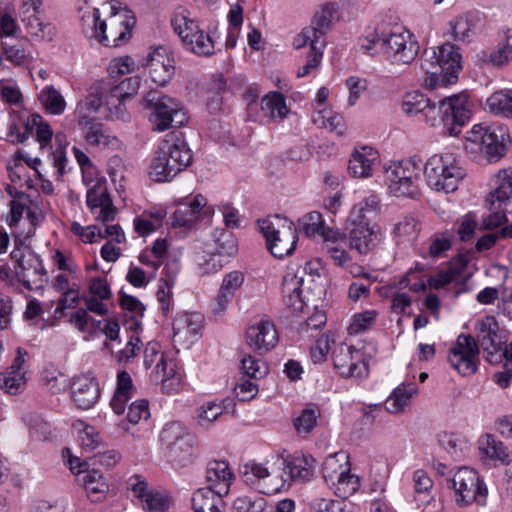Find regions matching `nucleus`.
<instances>
[{"instance_id": "1", "label": "nucleus", "mask_w": 512, "mask_h": 512, "mask_svg": "<svg viewBox=\"0 0 512 512\" xmlns=\"http://www.w3.org/2000/svg\"><path fill=\"white\" fill-rule=\"evenodd\" d=\"M477 341L467 334H460L450 349L448 361L461 375H471L477 370L479 345L486 352V360L494 363L496 352L504 344L498 335L499 325L493 316H486L475 324Z\"/></svg>"}, {"instance_id": "2", "label": "nucleus", "mask_w": 512, "mask_h": 512, "mask_svg": "<svg viewBox=\"0 0 512 512\" xmlns=\"http://www.w3.org/2000/svg\"><path fill=\"white\" fill-rule=\"evenodd\" d=\"M103 12H108L106 18L101 17L99 9L86 11L81 17L83 33L88 38L109 47H116L125 43L130 37L135 19L131 11L125 8L116 9L114 5H104Z\"/></svg>"}, {"instance_id": "3", "label": "nucleus", "mask_w": 512, "mask_h": 512, "mask_svg": "<svg viewBox=\"0 0 512 512\" xmlns=\"http://www.w3.org/2000/svg\"><path fill=\"white\" fill-rule=\"evenodd\" d=\"M361 50L370 56L383 54L392 64L412 63L418 55L419 45L404 30L386 31L376 28L359 40Z\"/></svg>"}, {"instance_id": "4", "label": "nucleus", "mask_w": 512, "mask_h": 512, "mask_svg": "<svg viewBox=\"0 0 512 512\" xmlns=\"http://www.w3.org/2000/svg\"><path fill=\"white\" fill-rule=\"evenodd\" d=\"M193 160L186 141L169 137L161 142L150 165L149 177L154 182H167L188 167Z\"/></svg>"}, {"instance_id": "5", "label": "nucleus", "mask_w": 512, "mask_h": 512, "mask_svg": "<svg viewBox=\"0 0 512 512\" xmlns=\"http://www.w3.org/2000/svg\"><path fill=\"white\" fill-rule=\"evenodd\" d=\"M422 170L429 187L445 193L454 192L466 177V170L452 153L432 155L422 163Z\"/></svg>"}, {"instance_id": "6", "label": "nucleus", "mask_w": 512, "mask_h": 512, "mask_svg": "<svg viewBox=\"0 0 512 512\" xmlns=\"http://www.w3.org/2000/svg\"><path fill=\"white\" fill-rule=\"evenodd\" d=\"M423 115L429 126L442 124L449 135L457 136L470 118L467 97L463 94L449 96L442 99L438 106L430 101Z\"/></svg>"}, {"instance_id": "7", "label": "nucleus", "mask_w": 512, "mask_h": 512, "mask_svg": "<svg viewBox=\"0 0 512 512\" xmlns=\"http://www.w3.org/2000/svg\"><path fill=\"white\" fill-rule=\"evenodd\" d=\"M160 437L165 457L173 467H186L194 462L198 454L197 441L182 423L166 424Z\"/></svg>"}, {"instance_id": "8", "label": "nucleus", "mask_w": 512, "mask_h": 512, "mask_svg": "<svg viewBox=\"0 0 512 512\" xmlns=\"http://www.w3.org/2000/svg\"><path fill=\"white\" fill-rule=\"evenodd\" d=\"M258 225L266 239L267 249L274 257L282 259L294 252L298 234L292 221L286 217L274 215L259 220Z\"/></svg>"}, {"instance_id": "9", "label": "nucleus", "mask_w": 512, "mask_h": 512, "mask_svg": "<svg viewBox=\"0 0 512 512\" xmlns=\"http://www.w3.org/2000/svg\"><path fill=\"white\" fill-rule=\"evenodd\" d=\"M174 31L180 36L186 49L198 56H211L214 54V43L211 37L199 28L191 12L179 6L171 18Z\"/></svg>"}, {"instance_id": "10", "label": "nucleus", "mask_w": 512, "mask_h": 512, "mask_svg": "<svg viewBox=\"0 0 512 512\" xmlns=\"http://www.w3.org/2000/svg\"><path fill=\"white\" fill-rule=\"evenodd\" d=\"M143 102L146 108L152 110L150 120L154 130L180 127L188 120L185 109L177 100L158 91H149Z\"/></svg>"}, {"instance_id": "11", "label": "nucleus", "mask_w": 512, "mask_h": 512, "mask_svg": "<svg viewBox=\"0 0 512 512\" xmlns=\"http://www.w3.org/2000/svg\"><path fill=\"white\" fill-rule=\"evenodd\" d=\"M421 171L422 161L416 156L391 163L384 170L389 192L396 197H413L418 192L417 181Z\"/></svg>"}, {"instance_id": "12", "label": "nucleus", "mask_w": 512, "mask_h": 512, "mask_svg": "<svg viewBox=\"0 0 512 512\" xmlns=\"http://www.w3.org/2000/svg\"><path fill=\"white\" fill-rule=\"evenodd\" d=\"M461 60L459 49L451 43H444L423 51L421 68L426 74H436L440 71L445 74L444 79L447 83H455L462 69Z\"/></svg>"}, {"instance_id": "13", "label": "nucleus", "mask_w": 512, "mask_h": 512, "mask_svg": "<svg viewBox=\"0 0 512 512\" xmlns=\"http://www.w3.org/2000/svg\"><path fill=\"white\" fill-rule=\"evenodd\" d=\"M23 245L24 241L20 237L15 236V248L10 256L17 263L16 275L26 289L42 288L47 281L42 260L32 253L25 255L21 250Z\"/></svg>"}, {"instance_id": "14", "label": "nucleus", "mask_w": 512, "mask_h": 512, "mask_svg": "<svg viewBox=\"0 0 512 512\" xmlns=\"http://www.w3.org/2000/svg\"><path fill=\"white\" fill-rule=\"evenodd\" d=\"M466 140L479 145V149L490 160H498L506 152V144L509 142V134L501 125L483 126L476 124L467 133Z\"/></svg>"}, {"instance_id": "15", "label": "nucleus", "mask_w": 512, "mask_h": 512, "mask_svg": "<svg viewBox=\"0 0 512 512\" xmlns=\"http://www.w3.org/2000/svg\"><path fill=\"white\" fill-rule=\"evenodd\" d=\"M452 484L458 504L485 503L488 491L475 470L468 467L460 468L454 474Z\"/></svg>"}, {"instance_id": "16", "label": "nucleus", "mask_w": 512, "mask_h": 512, "mask_svg": "<svg viewBox=\"0 0 512 512\" xmlns=\"http://www.w3.org/2000/svg\"><path fill=\"white\" fill-rule=\"evenodd\" d=\"M335 369L346 377H362L368 374V364L363 359V353L344 343L336 345L332 352Z\"/></svg>"}, {"instance_id": "17", "label": "nucleus", "mask_w": 512, "mask_h": 512, "mask_svg": "<svg viewBox=\"0 0 512 512\" xmlns=\"http://www.w3.org/2000/svg\"><path fill=\"white\" fill-rule=\"evenodd\" d=\"M143 66L148 68L152 81L159 86L167 84L175 72L174 59L164 47L153 49L143 60Z\"/></svg>"}, {"instance_id": "18", "label": "nucleus", "mask_w": 512, "mask_h": 512, "mask_svg": "<svg viewBox=\"0 0 512 512\" xmlns=\"http://www.w3.org/2000/svg\"><path fill=\"white\" fill-rule=\"evenodd\" d=\"M240 475L248 486L259 493L270 495L279 490L277 484L272 483L271 473L265 464L247 462L241 466Z\"/></svg>"}, {"instance_id": "19", "label": "nucleus", "mask_w": 512, "mask_h": 512, "mask_svg": "<svg viewBox=\"0 0 512 512\" xmlns=\"http://www.w3.org/2000/svg\"><path fill=\"white\" fill-rule=\"evenodd\" d=\"M70 386L72 399L77 407L81 409L91 408L97 403L100 397L98 383L91 373L75 376Z\"/></svg>"}, {"instance_id": "20", "label": "nucleus", "mask_w": 512, "mask_h": 512, "mask_svg": "<svg viewBox=\"0 0 512 512\" xmlns=\"http://www.w3.org/2000/svg\"><path fill=\"white\" fill-rule=\"evenodd\" d=\"M86 204L93 214H96V220L106 223L115 219L117 209L113 205L112 199L106 186L95 184L88 189L86 194Z\"/></svg>"}, {"instance_id": "21", "label": "nucleus", "mask_w": 512, "mask_h": 512, "mask_svg": "<svg viewBox=\"0 0 512 512\" xmlns=\"http://www.w3.org/2000/svg\"><path fill=\"white\" fill-rule=\"evenodd\" d=\"M278 342V333L274 324L268 320L251 325L246 331V343L250 348L263 354L271 350Z\"/></svg>"}, {"instance_id": "22", "label": "nucleus", "mask_w": 512, "mask_h": 512, "mask_svg": "<svg viewBox=\"0 0 512 512\" xmlns=\"http://www.w3.org/2000/svg\"><path fill=\"white\" fill-rule=\"evenodd\" d=\"M77 122L89 145L96 147H116L118 145V139L115 136H111L104 125L96 119L90 118L87 115H81V111H79Z\"/></svg>"}, {"instance_id": "23", "label": "nucleus", "mask_w": 512, "mask_h": 512, "mask_svg": "<svg viewBox=\"0 0 512 512\" xmlns=\"http://www.w3.org/2000/svg\"><path fill=\"white\" fill-rule=\"evenodd\" d=\"M205 478L209 486L204 489H211L219 496H225L229 493L234 474L226 461L211 460L207 464Z\"/></svg>"}, {"instance_id": "24", "label": "nucleus", "mask_w": 512, "mask_h": 512, "mask_svg": "<svg viewBox=\"0 0 512 512\" xmlns=\"http://www.w3.org/2000/svg\"><path fill=\"white\" fill-rule=\"evenodd\" d=\"M202 316L200 314L184 313L173 321V341L182 346H189L196 339L202 328Z\"/></svg>"}, {"instance_id": "25", "label": "nucleus", "mask_w": 512, "mask_h": 512, "mask_svg": "<svg viewBox=\"0 0 512 512\" xmlns=\"http://www.w3.org/2000/svg\"><path fill=\"white\" fill-rule=\"evenodd\" d=\"M495 188L486 199L504 211L512 212V168L499 170L494 176Z\"/></svg>"}, {"instance_id": "26", "label": "nucleus", "mask_w": 512, "mask_h": 512, "mask_svg": "<svg viewBox=\"0 0 512 512\" xmlns=\"http://www.w3.org/2000/svg\"><path fill=\"white\" fill-rule=\"evenodd\" d=\"M378 159V152L371 147L355 149L349 160L348 170L356 178L370 177Z\"/></svg>"}, {"instance_id": "27", "label": "nucleus", "mask_w": 512, "mask_h": 512, "mask_svg": "<svg viewBox=\"0 0 512 512\" xmlns=\"http://www.w3.org/2000/svg\"><path fill=\"white\" fill-rule=\"evenodd\" d=\"M26 33L39 42H51L57 35L56 26L42 19L35 10L21 18Z\"/></svg>"}, {"instance_id": "28", "label": "nucleus", "mask_w": 512, "mask_h": 512, "mask_svg": "<svg viewBox=\"0 0 512 512\" xmlns=\"http://www.w3.org/2000/svg\"><path fill=\"white\" fill-rule=\"evenodd\" d=\"M303 278L294 273H287L282 281V297L285 306L291 312H300L306 305L302 297Z\"/></svg>"}, {"instance_id": "29", "label": "nucleus", "mask_w": 512, "mask_h": 512, "mask_svg": "<svg viewBox=\"0 0 512 512\" xmlns=\"http://www.w3.org/2000/svg\"><path fill=\"white\" fill-rule=\"evenodd\" d=\"M349 242L352 249L360 254L369 253L377 244L378 238L374 226L370 224H349Z\"/></svg>"}, {"instance_id": "30", "label": "nucleus", "mask_w": 512, "mask_h": 512, "mask_svg": "<svg viewBox=\"0 0 512 512\" xmlns=\"http://www.w3.org/2000/svg\"><path fill=\"white\" fill-rule=\"evenodd\" d=\"M379 211L380 200L376 195L371 194L354 205L347 219L348 224H370L371 219L376 217Z\"/></svg>"}, {"instance_id": "31", "label": "nucleus", "mask_w": 512, "mask_h": 512, "mask_svg": "<svg viewBox=\"0 0 512 512\" xmlns=\"http://www.w3.org/2000/svg\"><path fill=\"white\" fill-rule=\"evenodd\" d=\"M261 111L264 117L271 121H281L290 112L284 95L276 91L269 92L262 98Z\"/></svg>"}, {"instance_id": "32", "label": "nucleus", "mask_w": 512, "mask_h": 512, "mask_svg": "<svg viewBox=\"0 0 512 512\" xmlns=\"http://www.w3.org/2000/svg\"><path fill=\"white\" fill-rule=\"evenodd\" d=\"M418 389L416 385L400 384L397 386L391 395L388 397L385 403L386 410L391 414H399L405 411L410 405V401L414 395H416Z\"/></svg>"}, {"instance_id": "33", "label": "nucleus", "mask_w": 512, "mask_h": 512, "mask_svg": "<svg viewBox=\"0 0 512 512\" xmlns=\"http://www.w3.org/2000/svg\"><path fill=\"white\" fill-rule=\"evenodd\" d=\"M222 497L211 489H197L191 498L193 512H223Z\"/></svg>"}, {"instance_id": "34", "label": "nucleus", "mask_w": 512, "mask_h": 512, "mask_svg": "<svg viewBox=\"0 0 512 512\" xmlns=\"http://www.w3.org/2000/svg\"><path fill=\"white\" fill-rule=\"evenodd\" d=\"M315 459L311 455H294L287 461V469L293 480L308 481L313 477L315 470Z\"/></svg>"}, {"instance_id": "35", "label": "nucleus", "mask_w": 512, "mask_h": 512, "mask_svg": "<svg viewBox=\"0 0 512 512\" xmlns=\"http://www.w3.org/2000/svg\"><path fill=\"white\" fill-rule=\"evenodd\" d=\"M176 365L172 359L162 353L156 364V374L161 376V389L166 393H172L178 390L180 379L176 376Z\"/></svg>"}, {"instance_id": "36", "label": "nucleus", "mask_w": 512, "mask_h": 512, "mask_svg": "<svg viewBox=\"0 0 512 512\" xmlns=\"http://www.w3.org/2000/svg\"><path fill=\"white\" fill-rule=\"evenodd\" d=\"M350 470L348 457L344 453L328 456L323 463V477L328 485Z\"/></svg>"}, {"instance_id": "37", "label": "nucleus", "mask_w": 512, "mask_h": 512, "mask_svg": "<svg viewBox=\"0 0 512 512\" xmlns=\"http://www.w3.org/2000/svg\"><path fill=\"white\" fill-rule=\"evenodd\" d=\"M481 59L494 67H504L512 61V37H507L494 50L483 51Z\"/></svg>"}, {"instance_id": "38", "label": "nucleus", "mask_w": 512, "mask_h": 512, "mask_svg": "<svg viewBox=\"0 0 512 512\" xmlns=\"http://www.w3.org/2000/svg\"><path fill=\"white\" fill-rule=\"evenodd\" d=\"M419 223L413 216H404L393 228V236L397 243H412L419 233Z\"/></svg>"}, {"instance_id": "39", "label": "nucleus", "mask_w": 512, "mask_h": 512, "mask_svg": "<svg viewBox=\"0 0 512 512\" xmlns=\"http://www.w3.org/2000/svg\"><path fill=\"white\" fill-rule=\"evenodd\" d=\"M488 110L495 115L512 118V90L494 92L486 101Z\"/></svg>"}, {"instance_id": "40", "label": "nucleus", "mask_w": 512, "mask_h": 512, "mask_svg": "<svg viewBox=\"0 0 512 512\" xmlns=\"http://www.w3.org/2000/svg\"><path fill=\"white\" fill-rule=\"evenodd\" d=\"M39 100L46 111L52 115H61L66 108L64 97L53 86L43 88L39 94Z\"/></svg>"}, {"instance_id": "41", "label": "nucleus", "mask_w": 512, "mask_h": 512, "mask_svg": "<svg viewBox=\"0 0 512 512\" xmlns=\"http://www.w3.org/2000/svg\"><path fill=\"white\" fill-rule=\"evenodd\" d=\"M450 33L455 41L470 42L474 32V21L470 15H461L449 23Z\"/></svg>"}, {"instance_id": "42", "label": "nucleus", "mask_w": 512, "mask_h": 512, "mask_svg": "<svg viewBox=\"0 0 512 512\" xmlns=\"http://www.w3.org/2000/svg\"><path fill=\"white\" fill-rule=\"evenodd\" d=\"M140 87L138 77H130L113 86L107 93V102L114 104L119 99H128L135 96Z\"/></svg>"}, {"instance_id": "43", "label": "nucleus", "mask_w": 512, "mask_h": 512, "mask_svg": "<svg viewBox=\"0 0 512 512\" xmlns=\"http://www.w3.org/2000/svg\"><path fill=\"white\" fill-rule=\"evenodd\" d=\"M313 122L319 127L329 129L330 131H335L340 135H342L345 130L342 116L330 109L324 108L318 110L313 115Z\"/></svg>"}, {"instance_id": "44", "label": "nucleus", "mask_w": 512, "mask_h": 512, "mask_svg": "<svg viewBox=\"0 0 512 512\" xmlns=\"http://www.w3.org/2000/svg\"><path fill=\"white\" fill-rule=\"evenodd\" d=\"M309 507L313 512H355L351 503L344 500L326 499L321 496L312 497Z\"/></svg>"}, {"instance_id": "45", "label": "nucleus", "mask_w": 512, "mask_h": 512, "mask_svg": "<svg viewBox=\"0 0 512 512\" xmlns=\"http://www.w3.org/2000/svg\"><path fill=\"white\" fill-rule=\"evenodd\" d=\"M340 498L352 496L360 487L358 476L351 474L350 470L329 485Z\"/></svg>"}, {"instance_id": "46", "label": "nucleus", "mask_w": 512, "mask_h": 512, "mask_svg": "<svg viewBox=\"0 0 512 512\" xmlns=\"http://www.w3.org/2000/svg\"><path fill=\"white\" fill-rule=\"evenodd\" d=\"M430 99L419 91L406 93L403 97L401 109L407 115L424 113L430 105Z\"/></svg>"}, {"instance_id": "47", "label": "nucleus", "mask_w": 512, "mask_h": 512, "mask_svg": "<svg viewBox=\"0 0 512 512\" xmlns=\"http://www.w3.org/2000/svg\"><path fill=\"white\" fill-rule=\"evenodd\" d=\"M335 14V6L333 4H326L315 13L313 25L309 27L314 28L317 31L318 37L324 39V35L330 29Z\"/></svg>"}, {"instance_id": "48", "label": "nucleus", "mask_w": 512, "mask_h": 512, "mask_svg": "<svg viewBox=\"0 0 512 512\" xmlns=\"http://www.w3.org/2000/svg\"><path fill=\"white\" fill-rule=\"evenodd\" d=\"M240 369L248 379L258 380L268 373L267 364L251 355L244 356L240 361Z\"/></svg>"}, {"instance_id": "49", "label": "nucleus", "mask_w": 512, "mask_h": 512, "mask_svg": "<svg viewBox=\"0 0 512 512\" xmlns=\"http://www.w3.org/2000/svg\"><path fill=\"white\" fill-rule=\"evenodd\" d=\"M480 448L492 459L505 461L508 458L506 446L492 435H486L481 440Z\"/></svg>"}, {"instance_id": "50", "label": "nucleus", "mask_w": 512, "mask_h": 512, "mask_svg": "<svg viewBox=\"0 0 512 512\" xmlns=\"http://www.w3.org/2000/svg\"><path fill=\"white\" fill-rule=\"evenodd\" d=\"M224 408L216 402H206L197 409V421L202 427L208 428L219 416Z\"/></svg>"}, {"instance_id": "51", "label": "nucleus", "mask_w": 512, "mask_h": 512, "mask_svg": "<svg viewBox=\"0 0 512 512\" xmlns=\"http://www.w3.org/2000/svg\"><path fill=\"white\" fill-rule=\"evenodd\" d=\"M414 490L416 500L422 503H428L430 491L433 488V481L424 470H417L413 474Z\"/></svg>"}, {"instance_id": "52", "label": "nucleus", "mask_w": 512, "mask_h": 512, "mask_svg": "<svg viewBox=\"0 0 512 512\" xmlns=\"http://www.w3.org/2000/svg\"><path fill=\"white\" fill-rule=\"evenodd\" d=\"M26 387L24 374L11 375L6 372L0 373V389L9 395H17Z\"/></svg>"}, {"instance_id": "53", "label": "nucleus", "mask_w": 512, "mask_h": 512, "mask_svg": "<svg viewBox=\"0 0 512 512\" xmlns=\"http://www.w3.org/2000/svg\"><path fill=\"white\" fill-rule=\"evenodd\" d=\"M141 502L147 512H166L169 509L168 497L155 490H151Z\"/></svg>"}, {"instance_id": "54", "label": "nucleus", "mask_w": 512, "mask_h": 512, "mask_svg": "<svg viewBox=\"0 0 512 512\" xmlns=\"http://www.w3.org/2000/svg\"><path fill=\"white\" fill-rule=\"evenodd\" d=\"M310 45V51L317 48H324L325 40L318 37L317 31L314 28L305 27L300 34L294 39V46L296 49Z\"/></svg>"}, {"instance_id": "55", "label": "nucleus", "mask_w": 512, "mask_h": 512, "mask_svg": "<svg viewBox=\"0 0 512 512\" xmlns=\"http://www.w3.org/2000/svg\"><path fill=\"white\" fill-rule=\"evenodd\" d=\"M298 222L300 229L308 237L318 235V233L320 232L321 228L324 225L322 216L317 211H312L310 213L303 215Z\"/></svg>"}, {"instance_id": "56", "label": "nucleus", "mask_w": 512, "mask_h": 512, "mask_svg": "<svg viewBox=\"0 0 512 512\" xmlns=\"http://www.w3.org/2000/svg\"><path fill=\"white\" fill-rule=\"evenodd\" d=\"M175 275L166 274V278L161 279V284L159 285L157 291V299L161 304V309L164 314H167L171 307V299H172V288L174 286Z\"/></svg>"}, {"instance_id": "57", "label": "nucleus", "mask_w": 512, "mask_h": 512, "mask_svg": "<svg viewBox=\"0 0 512 512\" xmlns=\"http://www.w3.org/2000/svg\"><path fill=\"white\" fill-rule=\"evenodd\" d=\"M376 316L377 312L375 310H368L354 315L348 327L349 333L358 334L371 328L375 322Z\"/></svg>"}, {"instance_id": "58", "label": "nucleus", "mask_w": 512, "mask_h": 512, "mask_svg": "<svg viewBox=\"0 0 512 512\" xmlns=\"http://www.w3.org/2000/svg\"><path fill=\"white\" fill-rule=\"evenodd\" d=\"M84 487L88 495L103 494L107 491V483L102 474L97 470L88 471L83 478Z\"/></svg>"}, {"instance_id": "59", "label": "nucleus", "mask_w": 512, "mask_h": 512, "mask_svg": "<svg viewBox=\"0 0 512 512\" xmlns=\"http://www.w3.org/2000/svg\"><path fill=\"white\" fill-rule=\"evenodd\" d=\"M319 411L316 408H306L294 420V426L299 433H309L317 424Z\"/></svg>"}, {"instance_id": "60", "label": "nucleus", "mask_w": 512, "mask_h": 512, "mask_svg": "<svg viewBox=\"0 0 512 512\" xmlns=\"http://www.w3.org/2000/svg\"><path fill=\"white\" fill-rule=\"evenodd\" d=\"M487 206L491 213L483 218L481 229L493 230L507 222L506 214L509 213L508 211L498 208L496 204L492 205L491 203H487Z\"/></svg>"}, {"instance_id": "61", "label": "nucleus", "mask_w": 512, "mask_h": 512, "mask_svg": "<svg viewBox=\"0 0 512 512\" xmlns=\"http://www.w3.org/2000/svg\"><path fill=\"white\" fill-rule=\"evenodd\" d=\"M44 383L52 394H59L69 386L67 376L58 371L46 372Z\"/></svg>"}, {"instance_id": "62", "label": "nucleus", "mask_w": 512, "mask_h": 512, "mask_svg": "<svg viewBox=\"0 0 512 512\" xmlns=\"http://www.w3.org/2000/svg\"><path fill=\"white\" fill-rule=\"evenodd\" d=\"M142 348V341L137 334H131L128 338L126 346L119 350L115 357L118 362H128L134 358Z\"/></svg>"}, {"instance_id": "63", "label": "nucleus", "mask_w": 512, "mask_h": 512, "mask_svg": "<svg viewBox=\"0 0 512 512\" xmlns=\"http://www.w3.org/2000/svg\"><path fill=\"white\" fill-rule=\"evenodd\" d=\"M79 439L82 449L88 452L96 449L101 443L98 432L93 426L90 425H84L82 431L79 434Z\"/></svg>"}, {"instance_id": "64", "label": "nucleus", "mask_w": 512, "mask_h": 512, "mask_svg": "<svg viewBox=\"0 0 512 512\" xmlns=\"http://www.w3.org/2000/svg\"><path fill=\"white\" fill-rule=\"evenodd\" d=\"M460 273V269L451 267L447 271L439 272L437 275L431 276L428 280V284L432 288L440 289L450 283L458 281Z\"/></svg>"}]
</instances>
